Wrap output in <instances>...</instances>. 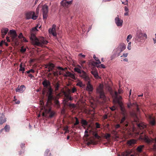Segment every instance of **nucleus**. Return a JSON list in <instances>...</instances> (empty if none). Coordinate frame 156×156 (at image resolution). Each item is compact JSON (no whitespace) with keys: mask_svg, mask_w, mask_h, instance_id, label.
<instances>
[{"mask_svg":"<svg viewBox=\"0 0 156 156\" xmlns=\"http://www.w3.org/2000/svg\"><path fill=\"white\" fill-rule=\"evenodd\" d=\"M30 39L33 44L38 46L42 47L44 45L47 44L48 43L43 37H40L37 38L34 34H31Z\"/></svg>","mask_w":156,"mask_h":156,"instance_id":"obj_1","label":"nucleus"},{"mask_svg":"<svg viewBox=\"0 0 156 156\" xmlns=\"http://www.w3.org/2000/svg\"><path fill=\"white\" fill-rule=\"evenodd\" d=\"M42 84L44 87L42 94H44L45 92H47L48 97V101H49L52 99V94L53 90L50 86V83L48 81L45 80L43 82Z\"/></svg>","mask_w":156,"mask_h":156,"instance_id":"obj_2","label":"nucleus"},{"mask_svg":"<svg viewBox=\"0 0 156 156\" xmlns=\"http://www.w3.org/2000/svg\"><path fill=\"white\" fill-rule=\"evenodd\" d=\"M96 92L97 93L99 94L100 98L105 101L106 100V97L105 94L104 86L103 84H99L97 88Z\"/></svg>","mask_w":156,"mask_h":156,"instance_id":"obj_3","label":"nucleus"},{"mask_svg":"<svg viewBox=\"0 0 156 156\" xmlns=\"http://www.w3.org/2000/svg\"><path fill=\"white\" fill-rule=\"evenodd\" d=\"M140 138L148 144H150L154 142V144L153 146V149L154 150H156V138L154 140L152 138H149L145 135H144V136H140Z\"/></svg>","mask_w":156,"mask_h":156,"instance_id":"obj_4","label":"nucleus"},{"mask_svg":"<svg viewBox=\"0 0 156 156\" xmlns=\"http://www.w3.org/2000/svg\"><path fill=\"white\" fill-rule=\"evenodd\" d=\"M37 14H35L34 12H28L25 13L26 18L27 19H32L36 20L38 16V9H37Z\"/></svg>","mask_w":156,"mask_h":156,"instance_id":"obj_5","label":"nucleus"},{"mask_svg":"<svg viewBox=\"0 0 156 156\" xmlns=\"http://www.w3.org/2000/svg\"><path fill=\"white\" fill-rule=\"evenodd\" d=\"M147 118L149 123L152 126H154L155 125V118L153 115H149Z\"/></svg>","mask_w":156,"mask_h":156,"instance_id":"obj_6","label":"nucleus"},{"mask_svg":"<svg viewBox=\"0 0 156 156\" xmlns=\"http://www.w3.org/2000/svg\"><path fill=\"white\" fill-rule=\"evenodd\" d=\"M48 7L46 5H44L42 8V10L43 12V19H46L47 17V14L48 12Z\"/></svg>","mask_w":156,"mask_h":156,"instance_id":"obj_7","label":"nucleus"},{"mask_svg":"<svg viewBox=\"0 0 156 156\" xmlns=\"http://www.w3.org/2000/svg\"><path fill=\"white\" fill-rule=\"evenodd\" d=\"M73 2V0L70 1H65V0H62L61 2V4L63 7H68L69 5L72 4Z\"/></svg>","mask_w":156,"mask_h":156,"instance_id":"obj_8","label":"nucleus"},{"mask_svg":"<svg viewBox=\"0 0 156 156\" xmlns=\"http://www.w3.org/2000/svg\"><path fill=\"white\" fill-rule=\"evenodd\" d=\"M55 28L56 26L55 25H53L52 28H50L49 30V33L50 34H51L54 37H55L57 35Z\"/></svg>","mask_w":156,"mask_h":156,"instance_id":"obj_9","label":"nucleus"},{"mask_svg":"<svg viewBox=\"0 0 156 156\" xmlns=\"http://www.w3.org/2000/svg\"><path fill=\"white\" fill-rule=\"evenodd\" d=\"M9 34L11 35V37L12 41H14L17 37V35L16 31L14 30H10Z\"/></svg>","mask_w":156,"mask_h":156,"instance_id":"obj_10","label":"nucleus"},{"mask_svg":"<svg viewBox=\"0 0 156 156\" xmlns=\"http://www.w3.org/2000/svg\"><path fill=\"white\" fill-rule=\"evenodd\" d=\"M126 119L125 115H123L122 117L121 121L120 122V124L123 126L125 128H126L128 126V123L127 122H125Z\"/></svg>","mask_w":156,"mask_h":156,"instance_id":"obj_11","label":"nucleus"},{"mask_svg":"<svg viewBox=\"0 0 156 156\" xmlns=\"http://www.w3.org/2000/svg\"><path fill=\"white\" fill-rule=\"evenodd\" d=\"M117 16L118 17H115V23L117 26L121 27L122 25L123 20L119 19L118 16Z\"/></svg>","mask_w":156,"mask_h":156,"instance_id":"obj_12","label":"nucleus"},{"mask_svg":"<svg viewBox=\"0 0 156 156\" xmlns=\"http://www.w3.org/2000/svg\"><path fill=\"white\" fill-rule=\"evenodd\" d=\"M126 47V45L124 43H121L118 47L119 52L120 53L124 51Z\"/></svg>","mask_w":156,"mask_h":156,"instance_id":"obj_13","label":"nucleus"},{"mask_svg":"<svg viewBox=\"0 0 156 156\" xmlns=\"http://www.w3.org/2000/svg\"><path fill=\"white\" fill-rule=\"evenodd\" d=\"M136 140L132 139L129 140H127L126 144L129 146H131L136 143Z\"/></svg>","mask_w":156,"mask_h":156,"instance_id":"obj_14","label":"nucleus"},{"mask_svg":"<svg viewBox=\"0 0 156 156\" xmlns=\"http://www.w3.org/2000/svg\"><path fill=\"white\" fill-rule=\"evenodd\" d=\"M88 129H87L85 131V135L83 137V139L84 140V143L87 145H88Z\"/></svg>","mask_w":156,"mask_h":156,"instance_id":"obj_15","label":"nucleus"},{"mask_svg":"<svg viewBox=\"0 0 156 156\" xmlns=\"http://www.w3.org/2000/svg\"><path fill=\"white\" fill-rule=\"evenodd\" d=\"M143 36V34L142 33L141 30H138L136 34V38L138 39H140V40H138L139 41L141 42L140 39L142 38Z\"/></svg>","mask_w":156,"mask_h":156,"instance_id":"obj_16","label":"nucleus"},{"mask_svg":"<svg viewBox=\"0 0 156 156\" xmlns=\"http://www.w3.org/2000/svg\"><path fill=\"white\" fill-rule=\"evenodd\" d=\"M137 125L138 128L140 129H144L146 127V126L142 122L137 123Z\"/></svg>","mask_w":156,"mask_h":156,"instance_id":"obj_17","label":"nucleus"},{"mask_svg":"<svg viewBox=\"0 0 156 156\" xmlns=\"http://www.w3.org/2000/svg\"><path fill=\"white\" fill-rule=\"evenodd\" d=\"M8 31L9 29L7 28H2L1 30V32L3 38L4 37L5 35L6 34Z\"/></svg>","mask_w":156,"mask_h":156,"instance_id":"obj_18","label":"nucleus"},{"mask_svg":"<svg viewBox=\"0 0 156 156\" xmlns=\"http://www.w3.org/2000/svg\"><path fill=\"white\" fill-rule=\"evenodd\" d=\"M93 58L95 59V60L98 61V62H94L92 64L94 66H96L98 64H99L101 63V62L100 61L99 59L97 58L95 55H94L93 56Z\"/></svg>","mask_w":156,"mask_h":156,"instance_id":"obj_19","label":"nucleus"},{"mask_svg":"<svg viewBox=\"0 0 156 156\" xmlns=\"http://www.w3.org/2000/svg\"><path fill=\"white\" fill-rule=\"evenodd\" d=\"M132 153V151L131 150H126L124 152H123L121 153V155L122 156H129Z\"/></svg>","mask_w":156,"mask_h":156,"instance_id":"obj_20","label":"nucleus"},{"mask_svg":"<svg viewBox=\"0 0 156 156\" xmlns=\"http://www.w3.org/2000/svg\"><path fill=\"white\" fill-rule=\"evenodd\" d=\"M25 87L24 85H21L20 86L19 88H18L16 89V92H19L20 93H22L23 91L25 90Z\"/></svg>","mask_w":156,"mask_h":156,"instance_id":"obj_21","label":"nucleus"},{"mask_svg":"<svg viewBox=\"0 0 156 156\" xmlns=\"http://www.w3.org/2000/svg\"><path fill=\"white\" fill-rule=\"evenodd\" d=\"M80 74V76L85 80L87 81L88 80L87 74L84 71H83Z\"/></svg>","mask_w":156,"mask_h":156,"instance_id":"obj_22","label":"nucleus"},{"mask_svg":"<svg viewBox=\"0 0 156 156\" xmlns=\"http://www.w3.org/2000/svg\"><path fill=\"white\" fill-rule=\"evenodd\" d=\"M54 67V65L53 64L49 63L46 67V68H48V72H50L52 70Z\"/></svg>","mask_w":156,"mask_h":156,"instance_id":"obj_23","label":"nucleus"},{"mask_svg":"<svg viewBox=\"0 0 156 156\" xmlns=\"http://www.w3.org/2000/svg\"><path fill=\"white\" fill-rule=\"evenodd\" d=\"M91 74L93 75L96 78H98L99 77L97 71L96 70H93L91 71Z\"/></svg>","mask_w":156,"mask_h":156,"instance_id":"obj_24","label":"nucleus"},{"mask_svg":"<svg viewBox=\"0 0 156 156\" xmlns=\"http://www.w3.org/2000/svg\"><path fill=\"white\" fill-rule=\"evenodd\" d=\"M93 90V87L88 81V94L90 93V92H92Z\"/></svg>","mask_w":156,"mask_h":156,"instance_id":"obj_25","label":"nucleus"},{"mask_svg":"<svg viewBox=\"0 0 156 156\" xmlns=\"http://www.w3.org/2000/svg\"><path fill=\"white\" fill-rule=\"evenodd\" d=\"M144 147V145H140L138 146L136 148L137 151L139 152H141L142 151L143 148Z\"/></svg>","mask_w":156,"mask_h":156,"instance_id":"obj_26","label":"nucleus"},{"mask_svg":"<svg viewBox=\"0 0 156 156\" xmlns=\"http://www.w3.org/2000/svg\"><path fill=\"white\" fill-rule=\"evenodd\" d=\"M6 121V119L4 115L0 117V125L4 123Z\"/></svg>","mask_w":156,"mask_h":156,"instance_id":"obj_27","label":"nucleus"},{"mask_svg":"<svg viewBox=\"0 0 156 156\" xmlns=\"http://www.w3.org/2000/svg\"><path fill=\"white\" fill-rule=\"evenodd\" d=\"M120 107V110L122 112V113L123 115H125L126 114V111L125 108L122 105Z\"/></svg>","mask_w":156,"mask_h":156,"instance_id":"obj_28","label":"nucleus"},{"mask_svg":"<svg viewBox=\"0 0 156 156\" xmlns=\"http://www.w3.org/2000/svg\"><path fill=\"white\" fill-rule=\"evenodd\" d=\"M113 101L115 103H117L120 106L122 105V102L119 100L118 99L115 101L114 99L113 100Z\"/></svg>","mask_w":156,"mask_h":156,"instance_id":"obj_29","label":"nucleus"},{"mask_svg":"<svg viewBox=\"0 0 156 156\" xmlns=\"http://www.w3.org/2000/svg\"><path fill=\"white\" fill-rule=\"evenodd\" d=\"M121 127L122 128H125V127L121 124L120 125L119 124H117L115 126V128L116 129H118Z\"/></svg>","mask_w":156,"mask_h":156,"instance_id":"obj_30","label":"nucleus"},{"mask_svg":"<svg viewBox=\"0 0 156 156\" xmlns=\"http://www.w3.org/2000/svg\"><path fill=\"white\" fill-rule=\"evenodd\" d=\"M20 68L19 69V71H22V73H23L25 70V68L24 67H22V64L21 63L20 66Z\"/></svg>","mask_w":156,"mask_h":156,"instance_id":"obj_31","label":"nucleus"},{"mask_svg":"<svg viewBox=\"0 0 156 156\" xmlns=\"http://www.w3.org/2000/svg\"><path fill=\"white\" fill-rule=\"evenodd\" d=\"M81 123L82 124V126H84L87 124V122L86 120H82L81 122Z\"/></svg>","mask_w":156,"mask_h":156,"instance_id":"obj_32","label":"nucleus"},{"mask_svg":"<svg viewBox=\"0 0 156 156\" xmlns=\"http://www.w3.org/2000/svg\"><path fill=\"white\" fill-rule=\"evenodd\" d=\"M93 135L94 137L96 138L99 139L100 138V137L98 135V134L95 132L93 133Z\"/></svg>","mask_w":156,"mask_h":156,"instance_id":"obj_33","label":"nucleus"},{"mask_svg":"<svg viewBox=\"0 0 156 156\" xmlns=\"http://www.w3.org/2000/svg\"><path fill=\"white\" fill-rule=\"evenodd\" d=\"M9 126L6 125L4 129L6 132L8 131L9 129Z\"/></svg>","mask_w":156,"mask_h":156,"instance_id":"obj_34","label":"nucleus"},{"mask_svg":"<svg viewBox=\"0 0 156 156\" xmlns=\"http://www.w3.org/2000/svg\"><path fill=\"white\" fill-rule=\"evenodd\" d=\"M74 70L75 72H76L79 73H80L81 72L80 69L78 68H74Z\"/></svg>","mask_w":156,"mask_h":156,"instance_id":"obj_35","label":"nucleus"},{"mask_svg":"<svg viewBox=\"0 0 156 156\" xmlns=\"http://www.w3.org/2000/svg\"><path fill=\"white\" fill-rule=\"evenodd\" d=\"M96 66L98 68H100L104 69L105 68V66L103 64H101L100 65H99L98 66L97 65V66Z\"/></svg>","mask_w":156,"mask_h":156,"instance_id":"obj_36","label":"nucleus"},{"mask_svg":"<svg viewBox=\"0 0 156 156\" xmlns=\"http://www.w3.org/2000/svg\"><path fill=\"white\" fill-rule=\"evenodd\" d=\"M71 73L69 72H67L66 73L64 74V76H65L69 77L70 75V74Z\"/></svg>","mask_w":156,"mask_h":156,"instance_id":"obj_37","label":"nucleus"},{"mask_svg":"<svg viewBox=\"0 0 156 156\" xmlns=\"http://www.w3.org/2000/svg\"><path fill=\"white\" fill-rule=\"evenodd\" d=\"M132 38V35L131 34L129 35L127 37L126 41L127 42H129V40L130 39Z\"/></svg>","mask_w":156,"mask_h":156,"instance_id":"obj_38","label":"nucleus"},{"mask_svg":"<svg viewBox=\"0 0 156 156\" xmlns=\"http://www.w3.org/2000/svg\"><path fill=\"white\" fill-rule=\"evenodd\" d=\"M69 77H71V78H72V79H76L75 75L73 73H70V76H69Z\"/></svg>","mask_w":156,"mask_h":156,"instance_id":"obj_39","label":"nucleus"},{"mask_svg":"<svg viewBox=\"0 0 156 156\" xmlns=\"http://www.w3.org/2000/svg\"><path fill=\"white\" fill-rule=\"evenodd\" d=\"M78 56L80 57L81 58H83L85 57V55H82L81 53L79 54Z\"/></svg>","mask_w":156,"mask_h":156,"instance_id":"obj_40","label":"nucleus"},{"mask_svg":"<svg viewBox=\"0 0 156 156\" xmlns=\"http://www.w3.org/2000/svg\"><path fill=\"white\" fill-rule=\"evenodd\" d=\"M38 27V25L37 26L33 28L32 29V31H37L38 30L37 29V27Z\"/></svg>","mask_w":156,"mask_h":156,"instance_id":"obj_41","label":"nucleus"},{"mask_svg":"<svg viewBox=\"0 0 156 156\" xmlns=\"http://www.w3.org/2000/svg\"><path fill=\"white\" fill-rule=\"evenodd\" d=\"M131 44V42H130L128 43V46H127V48L129 50H130L131 49V46H130Z\"/></svg>","mask_w":156,"mask_h":156,"instance_id":"obj_42","label":"nucleus"},{"mask_svg":"<svg viewBox=\"0 0 156 156\" xmlns=\"http://www.w3.org/2000/svg\"><path fill=\"white\" fill-rule=\"evenodd\" d=\"M105 137L106 139H108L110 137V135L109 134L107 133Z\"/></svg>","mask_w":156,"mask_h":156,"instance_id":"obj_43","label":"nucleus"},{"mask_svg":"<svg viewBox=\"0 0 156 156\" xmlns=\"http://www.w3.org/2000/svg\"><path fill=\"white\" fill-rule=\"evenodd\" d=\"M75 119H76V122L74 124V125H77L79 123L78 119L76 117H75Z\"/></svg>","mask_w":156,"mask_h":156,"instance_id":"obj_44","label":"nucleus"},{"mask_svg":"<svg viewBox=\"0 0 156 156\" xmlns=\"http://www.w3.org/2000/svg\"><path fill=\"white\" fill-rule=\"evenodd\" d=\"M147 37V35L146 34H143L142 39H146Z\"/></svg>","mask_w":156,"mask_h":156,"instance_id":"obj_45","label":"nucleus"},{"mask_svg":"<svg viewBox=\"0 0 156 156\" xmlns=\"http://www.w3.org/2000/svg\"><path fill=\"white\" fill-rule=\"evenodd\" d=\"M26 50V49L25 48H23V47H22L20 50V51L22 52H24Z\"/></svg>","mask_w":156,"mask_h":156,"instance_id":"obj_46","label":"nucleus"},{"mask_svg":"<svg viewBox=\"0 0 156 156\" xmlns=\"http://www.w3.org/2000/svg\"><path fill=\"white\" fill-rule=\"evenodd\" d=\"M53 74L54 76H56L58 75V72L57 71L56 72H53Z\"/></svg>","mask_w":156,"mask_h":156,"instance_id":"obj_47","label":"nucleus"},{"mask_svg":"<svg viewBox=\"0 0 156 156\" xmlns=\"http://www.w3.org/2000/svg\"><path fill=\"white\" fill-rule=\"evenodd\" d=\"M23 37V35L21 33H20L19 35L18 36V37L19 38H21Z\"/></svg>","mask_w":156,"mask_h":156,"instance_id":"obj_48","label":"nucleus"},{"mask_svg":"<svg viewBox=\"0 0 156 156\" xmlns=\"http://www.w3.org/2000/svg\"><path fill=\"white\" fill-rule=\"evenodd\" d=\"M69 106L70 107H72V108H75V105L74 104H70L69 105Z\"/></svg>","mask_w":156,"mask_h":156,"instance_id":"obj_49","label":"nucleus"},{"mask_svg":"<svg viewBox=\"0 0 156 156\" xmlns=\"http://www.w3.org/2000/svg\"><path fill=\"white\" fill-rule=\"evenodd\" d=\"M77 85L80 87H82L83 85L82 83L81 82H79L77 84Z\"/></svg>","mask_w":156,"mask_h":156,"instance_id":"obj_50","label":"nucleus"},{"mask_svg":"<svg viewBox=\"0 0 156 156\" xmlns=\"http://www.w3.org/2000/svg\"><path fill=\"white\" fill-rule=\"evenodd\" d=\"M96 125V127L97 128H100V125L98 122H96L95 123Z\"/></svg>","mask_w":156,"mask_h":156,"instance_id":"obj_51","label":"nucleus"},{"mask_svg":"<svg viewBox=\"0 0 156 156\" xmlns=\"http://www.w3.org/2000/svg\"><path fill=\"white\" fill-rule=\"evenodd\" d=\"M110 109L112 111H114L116 109L115 107V106H113L111 108H110Z\"/></svg>","mask_w":156,"mask_h":156,"instance_id":"obj_52","label":"nucleus"},{"mask_svg":"<svg viewBox=\"0 0 156 156\" xmlns=\"http://www.w3.org/2000/svg\"><path fill=\"white\" fill-rule=\"evenodd\" d=\"M76 91V89L75 87H73L72 90V93H74Z\"/></svg>","mask_w":156,"mask_h":156,"instance_id":"obj_53","label":"nucleus"},{"mask_svg":"<svg viewBox=\"0 0 156 156\" xmlns=\"http://www.w3.org/2000/svg\"><path fill=\"white\" fill-rule=\"evenodd\" d=\"M128 55V53H124L123 54L122 56H121V57L123 56L125 57H126Z\"/></svg>","mask_w":156,"mask_h":156,"instance_id":"obj_54","label":"nucleus"},{"mask_svg":"<svg viewBox=\"0 0 156 156\" xmlns=\"http://www.w3.org/2000/svg\"><path fill=\"white\" fill-rule=\"evenodd\" d=\"M122 98L121 96H119V97H117V98H115V99L116 100H117L118 99H119L120 100V99H122Z\"/></svg>","mask_w":156,"mask_h":156,"instance_id":"obj_55","label":"nucleus"},{"mask_svg":"<svg viewBox=\"0 0 156 156\" xmlns=\"http://www.w3.org/2000/svg\"><path fill=\"white\" fill-rule=\"evenodd\" d=\"M63 93L64 94L65 97H66L67 98H68L69 95H67V94H66V93L64 91L63 92Z\"/></svg>","mask_w":156,"mask_h":156,"instance_id":"obj_56","label":"nucleus"},{"mask_svg":"<svg viewBox=\"0 0 156 156\" xmlns=\"http://www.w3.org/2000/svg\"><path fill=\"white\" fill-rule=\"evenodd\" d=\"M125 10L126 12H128L129 10L128 8L126 6L125 7Z\"/></svg>","mask_w":156,"mask_h":156,"instance_id":"obj_57","label":"nucleus"},{"mask_svg":"<svg viewBox=\"0 0 156 156\" xmlns=\"http://www.w3.org/2000/svg\"><path fill=\"white\" fill-rule=\"evenodd\" d=\"M118 91L120 94H121L123 92V90H119Z\"/></svg>","mask_w":156,"mask_h":156,"instance_id":"obj_58","label":"nucleus"},{"mask_svg":"<svg viewBox=\"0 0 156 156\" xmlns=\"http://www.w3.org/2000/svg\"><path fill=\"white\" fill-rule=\"evenodd\" d=\"M23 41L25 42H28V41H27V39H26V38H25L24 37H23Z\"/></svg>","mask_w":156,"mask_h":156,"instance_id":"obj_59","label":"nucleus"},{"mask_svg":"<svg viewBox=\"0 0 156 156\" xmlns=\"http://www.w3.org/2000/svg\"><path fill=\"white\" fill-rule=\"evenodd\" d=\"M57 68H58V69L60 70H64V69L62 68L61 67H58Z\"/></svg>","mask_w":156,"mask_h":156,"instance_id":"obj_60","label":"nucleus"},{"mask_svg":"<svg viewBox=\"0 0 156 156\" xmlns=\"http://www.w3.org/2000/svg\"><path fill=\"white\" fill-rule=\"evenodd\" d=\"M115 98H117V97L118 93H117V92L116 91H115Z\"/></svg>","mask_w":156,"mask_h":156,"instance_id":"obj_61","label":"nucleus"},{"mask_svg":"<svg viewBox=\"0 0 156 156\" xmlns=\"http://www.w3.org/2000/svg\"><path fill=\"white\" fill-rule=\"evenodd\" d=\"M107 116L106 115H105L104 116H103V118H104V119H107Z\"/></svg>","mask_w":156,"mask_h":156,"instance_id":"obj_62","label":"nucleus"},{"mask_svg":"<svg viewBox=\"0 0 156 156\" xmlns=\"http://www.w3.org/2000/svg\"><path fill=\"white\" fill-rule=\"evenodd\" d=\"M6 40H7V41H8V42H10V40L9 39V37H6Z\"/></svg>","mask_w":156,"mask_h":156,"instance_id":"obj_63","label":"nucleus"},{"mask_svg":"<svg viewBox=\"0 0 156 156\" xmlns=\"http://www.w3.org/2000/svg\"><path fill=\"white\" fill-rule=\"evenodd\" d=\"M153 40L154 41V43H156V36L155 37V38H153Z\"/></svg>","mask_w":156,"mask_h":156,"instance_id":"obj_64","label":"nucleus"}]
</instances>
